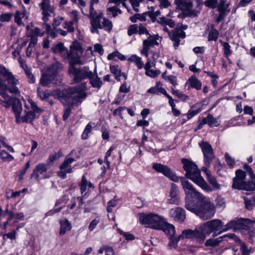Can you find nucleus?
Instances as JSON below:
<instances>
[{"label": "nucleus", "instance_id": "nucleus-59", "mask_svg": "<svg viewBox=\"0 0 255 255\" xmlns=\"http://www.w3.org/2000/svg\"><path fill=\"white\" fill-rule=\"evenodd\" d=\"M218 0H207L205 1V4L209 7L214 8L217 6Z\"/></svg>", "mask_w": 255, "mask_h": 255}, {"label": "nucleus", "instance_id": "nucleus-14", "mask_svg": "<svg viewBox=\"0 0 255 255\" xmlns=\"http://www.w3.org/2000/svg\"><path fill=\"white\" fill-rule=\"evenodd\" d=\"M8 91L16 95L20 94V91L16 86L8 88L4 81L0 78V95L4 100L11 101V97L7 93Z\"/></svg>", "mask_w": 255, "mask_h": 255}, {"label": "nucleus", "instance_id": "nucleus-41", "mask_svg": "<svg viewBox=\"0 0 255 255\" xmlns=\"http://www.w3.org/2000/svg\"><path fill=\"white\" fill-rule=\"evenodd\" d=\"M29 37L37 38L38 36L42 37L44 35V33L41 31L39 28L35 27L30 29Z\"/></svg>", "mask_w": 255, "mask_h": 255}, {"label": "nucleus", "instance_id": "nucleus-6", "mask_svg": "<svg viewBox=\"0 0 255 255\" xmlns=\"http://www.w3.org/2000/svg\"><path fill=\"white\" fill-rule=\"evenodd\" d=\"M85 90V86L84 85L82 84L78 87H71L68 88L66 91L67 95H64L63 97L61 96V93L59 92L60 97L62 98L61 101L63 104L64 103L63 100H66L67 99L68 101H70L71 99L73 101V103H68L69 107L65 110L63 115V120H66L70 116L71 112V108L74 104H77V102H81V101L85 99L86 95L84 92Z\"/></svg>", "mask_w": 255, "mask_h": 255}, {"label": "nucleus", "instance_id": "nucleus-44", "mask_svg": "<svg viewBox=\"0 0 255 255\" xmlns=\"http://www.w3.org/2000/svg\"><path fill=\"white\" fill-rule=\"evenodd\" d=\"M172 93L184 102L186 101L188 98L187 95L182 92H180L178 90L172 89Z\"/></svg>", "mask_w": 255, "mask_h": 255}, {"label": "nucleus", "instance_id": "nucleus-22", "mask_svg": "<svg viewBox=\"0 0 255 255\" xmlns=\"http://www.w3.org/2000/svg\"><path fill=\"white\" fill-rule=\"evenodd\" d=\"M208 167H203L202 170L205 173L208 182L212 186V188L210 187L212 190L209 192L220 189V185L217 182L215 177L211 175L210 171Z\"/></svg>", "mask_w": 255, "mask_h": 255}, {"label": "nucleus", "instance_id": "nucleus-3", "mask_svg": "<svg viewBox=\"0 0 255 255\" xmlns=\"http://www.w3.org/2000/svg\"><path fill=\"white\" fill-rule=\"evenodd\" d=\"M12 104V110L15 114L16 122L17 123H30L41 111L35 102L31 99L28 98L25 102V115L21 116L22 109L20 101L15 100Z\"/></svg>", "mask_w": 255, "mask_h": 255}, {"label": "nucleus", "instance_id": "nucleus-10", "mask_svg": "<svg viewBox=\"0 0 255 255\" xmlns=\"http://www.w3.org/2000/svg\"><path fill=\"white\" fill-rule=\"evenodd\" d=\"M55 62L42 74L40 80V84L43 86H47L51 83H54L57 75L63 68L62 65L54 58Z\"/></svg>", "mask_w": 255, "mask_h": 255}, {"label": "nucleus", "instance_id": "nucleus-38", "mask_svg": "<svg viewBox=\"0 0 255 255\" xmlns=\"http://www.w3.org/2000/svg\"><path fill=\"white\" fill-rule=\"evenodd\" d=\"M229 5V3H225L224 0H221L220 4L218 7L219 12L225 14H227L230 11V10L228 9Z\"/></svg>", "mask_w": 255, "mask_h": 255}, {"label": "nucleus", "instance_id": "nucleus-15", "mask_svg": "<svg viewBox=\"0 0 255 255\" xmlns=\"http://www.w3.org/2000/svg\"><path fill=\"white\" fill-rule=\"evenodd\" d=\"M39 6L42 10V19L44 22H46L49 20L51 13L54 12L55 8L50 5L49 0H42L39 3Z\"/></svg>", "mask_w": 255, "mask_h": 255}, {"label": "nucleus", "instance_id": "nucleus-62", "mask_svg": "<svg viewBox=\"0 0 255 255\" xmlns=\"http://www.w3.org/2000/svg\"><path fill=\"white\" fill-rule=\"evenodd\" d=\"M240 250L241 251L242 255H249L250 253V250H249L244 243H241Z\"/></svg>", "mask_w": 255, "mask_h": 255}, {"label": "nucleus", "instance_id": "nucleus-9", "mask_svg": "<svg viewBox=\"0 0 255 255\" xmlns=\"http://www.w3.org/2000/svg\"><path fill=\"white\" fill-rule=\"evenodd\" d=\"M244 169L250 176L251 180L246 183L244 180L235 177L233 179V188L247 191L255 190V175L253 170L248 165H245Z\"/></svg>", "mask_w": 255, "mask_h": 255}, {"label": "nucleus", "instance_id": "nucleus-39", "mask_svg": "<svg viewBox=\"0 0 255 255\" xmlns=\"http://www.w3.org/2000/svg\"><path fill=\"white\" fill-rule=\"evenodd\" d=\"M223 47V50L225 56L228 57L232 53V50H231V46L228 42H223L222 40L219 41Z\"/></svg>", "mask_w": 255, "mask_h": 255}, {"label": "nucleus", "instance_id": "nucleus-17", "mask_svg": "<svg viewBox=\"0 0 255 255\" xmlns=\"http://www.w3.org/2000/svg\"><path fill=\"white\" fill-rule=\"evenodd\" d=\"M75 160L73 158L66 157L60 166V170L58 172V176L62 179H65L66 177V174L72 172V168L71 164Z\"/></svg>", "mask_w": 255, "mask_h": 255}, {"label": "nucleus", "instance_id": "nucleus-32", "mask_svg": "<svg viewBox=\"0 0 255 255\" xmlns=\"http://www.w3.org/2000/svg\"><path fill=\"white\" fill-rule=\"evenodd\" d=\"M203 124H208L210 127H217L219 125V123L213 116L210 114L208 115L206 118L202 120Z\"/></svg>", "mask_w": 255, "mask_h": 255}, {"label": "nucleus", "instance_id": "nucleus-26", "mask_svg": "<svg viewBox=\"0 0 255 255\" xmlns=\"http://www.w3.org/2000/svg\"><path fill=\"white\" fill-rule=\"evenodd\" d=\"M51 50L55 54H59L65 59L67 49L64 47L62 43L59 42L55 44L51 48Z\"/></svg>", "mask_w": 255, "mask_h": 255}, {"label": "nucleus", "instance_id": "nucleus-19", "mask_svg": "<svg viewBox=\"0 0 255 255\" xmlns=\"http://www.w3.org/2000/svg\"><path fill=\"white\" fill-rule=\"evenodd\" d=\"M180 197L177 186L175 184L172 183L167 203L170 204L178 205Z\"/></svg>", "mask_w": 255, "mask_h": 255}, {"label": "nucleus", "instance_id": "nucleus-2", "mask_svg": "<svg viewBox=\"0 0 255 255\" xmlns=\"http://www.w3.org/2000/svg\"><path fill=\"white\" fill-rule=\"evenodd\" d=\"M152 168L158 172L162 173L171 181L178 182L179 179L183 189L185 193L186 204L189 201H192L191 199L195 198L197 200L201 198L203 195L197 191L192 184L185 177L179 178L175 173L167 166L158 163H153Z\"/></svg>", "mask_w": 255, "mask_h": 255}, {"label": "nucleus", "instance_id": "nucleus-53", "mask_svg": "<svg viewBox=\"0 0 255 255\" xmlns=\"http://www.w3.org/2000/svg\"><path fill=\"white\" fill-rule=\"evenodd\" d=\"M24 214L22 212H19L17 214L10 213V216L8 218V220H11L13 218H16L18 220L22 221L24 219Z\"/></svg>", "mask_w": 255, "mask_h": 255}, {"label": "nucleus", "instance_id": "nucleus-31", "mask_svg": "<svg viewBox=\"0 0 255 255\" xmlns=\"http://www.w3.org/2000/svg\"><path fill=\"white\" fill-rule=\"evenodd\" d=\"M80 190L82 194H86L88 187L89 188H93L94 186L91 182H88L85 175L82 177L81 182L80 183Z\"/></svg>", "mask_w": 255, "mask_h": 255}, {"label": "nucleus", "instance_id": "nucleus-28", "mask_svg": "<svg viewBox=\"0 0 255 255\" xmlns=\"http://www.w3.org/2000/svg\"><path fill=\"white\" fill-rule=\"evenodd\" d=\"M60 228L59 235H64L67 231H70L72 228L71 223L67 219H64L60 221Z\"/></svg>", "mask_w": 255, "mask_h": 255}, {"label": "nucleus", "instance_id": "nucleus-21", "mask_svg": "<svg viewBox=\"0 0 255 255\" xmlns=\"http://www.w3.org/2000/svg\"><path fill=\"white\" fill-rule=\"evenodd\" d=\"M48 167L45 163L38 164L33 169L31 178H34L37 181L40 180V176L43 175L47 170Z\"/></svg>", "mask_w": 255, "mask_h": 255}, {"label": "nucleus", "instance_id": "nucleus-48", "mask_svg": "<svg viewBox=\"0 0 255 255\" xmlns=\"http://www.w3.org/2000/svg\"><path fill=\"white\" fill-rule=\"evenodd\" d=\"M114 148L113 146H111L109 150L106 153L105 156L104 162L106 163L107 165V168L110 169L111 168L110 162L108 160V157L111 155L112 151L114 150Z\"/></svg>", "mask_w": 255, "mask_h": 255}, {"label": "nucleus", "instance_id": "nucleus-34", "mask_svg": "<svg viewBox=\"0 0 255 255\" xmlns=\"http://www.w3.org/2000/svg\"><path fill=\"white\" fill-rule=\"evenodd\" d=\"M161 229L163 230L165 233L169 235L170 236H172L175 235V230L174 226L166 222Z\"/></svg>", "mask_w": 255, "mask_h": 255}, {"label": "nucleus", "instance_id": "nucleus-61", "mask_svg": "<svg viewBox=\"0 0 255 255\" xmlns=\"http://www.w3.org/2000/svg\"><path fill=\"white\" fill-rule=\"evenodd\" d=\"M148 16L152 19L153 22L156 21V17L160 15V11L159 10H156L155 12L153 11H148Z\"/></svg>", "mask_w": 255, "mask_h": 255}, {"label": "nucleus", "instance_id": "nucleus-60", "mask_svg": "<svg viewBox=\"0 0 255 255\" xmlns=\"http://www.w3.org/2000/svg\"><path fill=\"white\" fill-rule=\"evenodd\" d=\"M118 232L120 234L123 235L127 240L132 241L135 239L133 235L131 234L125 233L120 229L118 230Z\"/></svg>", "mask_w": 255, "mask_h": 255}, {"label": "nucleus", "instance_id": "nucleus-4", "mask_svg": "<svg viewBox=\"0 0 255 255\" xmlns=\"http://www.w3.org/2000/svg\"><path fill=\"white\" fill-rule=\"evenodd\" d=\"M196 205L193 201H189L185 204L187 210L195 213L204 220H208L214 217L216 210L215 206L210 199L204 195L198 200Z\"/></svg>", "mask_w": 255, "mask_h": 255}, {"label": "nucleus", "instance_id": "nucleus-16", "mask_svg": "<svg viewBox=\"0 0 255 255\" xmlns=\"http://www.w3.org/2000/svg\"><path fill=\"white\" fill-rule=\"evenodd\" d=\"M156 63L148 59L144 66L145 74L150 78H154L160 74L161 71L159 69H154Z\"/></svg>", "mask_w": 255, "mask_h": 255}, {"label": "nucleus", "instance_id": "nucleus-52", "mask_svg": "<svg viewBox=\"0 0 255 255\" xmlns=\"http://www.w3.org/2000/svg\"><path fill=\"white\" fill-rule=\"evenodd\" d=\"M246 231L247 232V238L249 239V242L253 244V239L255 238V229H249V230Z\"/></svg>", "mask_w": 255, "mask_h": 255}, {"label": "nucleus", "instance_id": "nucleus-33", "mask_svg": "<svg viewBox=\"0 0 255 255\" xmlns=\"http://www.w3.org/2000/svg\"><path fill=\"white\" fill-rule=\"evenodd\" d=\"M156 21L162 26L168 25L171 28H173L175 26V22L172 19L166 18L165 17L159 18Z\"/></svg>", "mask_w": 255, "mask_h": 255}, {"label": "nucleus", "instance_id": "nucleus-36", "mask_svg": "<svg viewBox=\"0 0 255 255\" xmlns=\"http://www.w3.org/2000/svg\"><path fill=\"white\" fill-rule=\"evenodd\" d=\"M224 238V236L221 237L219 238L214 239H209L206 240L205 246L206 247H214L218 246L219 243L221 242L222 239Z\"/></svg>", "mask_w": 255, "mask_h": 255}, {"label": "nucleus", "instance_id": "nucleus-20", "mask_svg": "<svg viewBox=\"0 0 255 255\" xmlns=\"http://www.w3.org/2000/svg\"><path fill=\"white\" fill-rule=\"evenodd\" d=\"M185 33L181 29H175L172 30L171 33H169V36L171 40L174 42L173 46L175 49H177L180 44V38H184L185 37Z\"/></svg>", "mask_w": 255, "mask_h": 255}, {"label": "nucleus", "instance_id": "nucleus-7", "mask_svg": "<svg viewBox=\"0 0 255 255\" xmlns=\"http://www.w3.org/2000/svg\"><path fill=\"white\" fill-rule=\"evenodd\" d=\"M89 16L91 17L90 31L92 33L98 34L99 33L98 28L104 29L109 32L112 30L113 24L111 21L104 17L102 13L97 15V12L94 9L93 5L91 4L89 9Z\"/></svg>", "mask_w": 255, "mask_h": 255}, {"label": "nucleus", "instance_id": "nucleus-54", "mask_svg": "<svg viewBox=\"0 0 255 255\" xmlns=\"http://www.w3.org/2000/svg\"><path fill=\"white\" fill-rule=\"evenodd\" d=\"M169 243L168 244V246L170 247L175 248L176 245L177 244L178 241L181 239H179V236L177 238H175L172 236L169 237Z\"/></svg>", "mask_w": 255, "mask_h": 255}, {"label": "nucleus", "instance_id": "nucleus-27", "mask_svg": "<svg viewBox=\"0 0 255 255\" xmlns=\"http://www.w3.org/2000/svg\"><path fill=\"white\" fill-rule=\"evenodd\" d=\"M87 78H89L90 83L94 88H97L98 89H100L101 88L103 84L102 81L97 75H94L92 73L89 76L84 78H82L80 81L82 79H85Z\"/></svg>", "mask_w": 255, "mask_h": 255}, {"label": "nucleus", "instance_id": "nucleus-35", "mask_svg": "<svg viewBox=\"0 0 255 255\" xmlns=\"http://www.w3.org/2000/svg\"><path fill=\"white\" fill-rule=\"evenodd\" d=\"M194 230L190 229L184 230L179 236V239H192L194 240Z\"/></svg>", "mask_w": 255, "mask_h": 255}, {"label": "nucleus", "instance_id": "nucleus-42", "mask_svg": "<svg viewBox=\"0 0 255 255\" xmlns=\"http://www.w3.org/2000/svg\"><path fill=\"white\" fill-rule=\"evenodd\" d=\"M107 10L114 17L122 13L121 10L117 6L109 7Z\"/></svg>", "mask_w": 255, "mask_h": 255}, {"label": "nucleus", "instance_id": "nucleus-45", "mask_svg": "<svg viewBox=\"0 0 255 255\" xmlns=\"http://www.w3.org/2000/svg\"><path fill=\"white\" fill-rule=\"evenodd\" d=\"M37 93L39 97L42 100H46L51 95V94L46 92L42 91L40 88H37Z\"/></svg>", "mask_w": 255, "mask_h": 255}, {"label": "nucleus", "instance_id": "nucleus-5", "mask_svg": "<svg viewBox=\"0 0 255 255\" xmlns=\"http://www.w3.org/2000/svg\"><path fill=\"white\" fill-rule=\"evenodd\" d=\"M182 163L183 168L186 172L185 176L192 180L194 183L206 191H211L210 187L207 184L197 165L193 162L187 159H182Z\"/></svg>", "mask_w": 255, "mask_h": 255}, {"label": "nucleus", "instance_id": "nucleus-47", "mask_svg": "<svg viewBox=\"0 0 255 255\" xmlns=\"http://www.w3.org/2000/svg\"><path fill=\"white\" fill-rule=\"evenodd\" d=\"M13 16L11 12L2 13L0 15V21L1 22H8L10 20Z\"/></svg>", "mask_w": 255, "mask_h": 255}, {"label": "nucleus", "instance_id": "nucleus-18", "mask_svg": "<svg viewBox=\"0 0 255 255\" xmlns=\"http://www.w3.org/2000/svg\"><path fill=\"white\" fill-rule=\"evenodd\" d=\"M168 215L175 221L180 223L183 222L186 218L185 210L180 207H175L169 210Z\"/></svg>", "mask_w": 255, "mask_h": 255}, {"label": "nucleus", "instance_id": "nucleus-58", "mask_svg": "<svg viewBox=\"0 0 255 255\" xmlns=\"http://www.w3.org/2000/svg\"><path fill=\"white\" fill-rule=\"evenodd\" d=\"M161 89H165L164 88H158L155 87H152L147 90V92L150 94L158 95L159 93L162 94Z\"/></svg>", "mask_w": 255, "mask_h": 255}, {"label": "nucleus", "instance_id": "nucleus-11", "mask_svg": "<svg viewBox=\"0 0 255 255\" xmlns=\"http://www.w3.org/2000/svg\"><path fill=\"white\" fill-rule=\"evenodd\" d=\"M202 226L203 231L207 235H209L213 232L214 236H215L216 235L215 233L222 229L223 223L220 220L214 219L204 223Z\"/></svg>", "mask_w": 255, "mask_h": 255}, {"label": "nucleus", "instance_id": "nucleus-64", "mask_svg": "<svg viewBox=\"0 0 255 255\" xmlns=\"http://www.w3.org/2000/svg\"><path fill=\"white\" fill-rule=\"evenodd\" d=\"M174 86L178 85L177 77L173 75H169L167 81Z\"/></svg>", "mask_w": 255, "mask_h": 255}, {"label": "nucleus", "instance_id": "nucleus-50", "mask_svg": "<svg viewBox=\"0 0 255 255\" xmlns=\"http://www.w3.org/2000/svg\"><path fill=\"white\" fill-rule=\"evenodd\" d=\"M219 36V32L215 29H212L209 34L208 39L209 40H216Z\"/></svg>", "mask_w": 255, "mask_h": 255}, {"label": "nucleus", "instance_id": "nucleus-43", "mask_svg": "<svg viewBox=\"0 0 255 255\" xmlns=\"http://www.w3.org/2000/svg\"><path fill=\"white\" fill-rule=\"evenodd\" d=\"M110 71L112 73L114 74L116 76V78L118 80H120L118 79V77H120L122 75V73L121 72L120 69H119L118 66L117 65H113L111 66L110 67Z\"/></svg>", "mask_w": 255, "mask_h": 255}, {"label": "nucleus", "instance_id": "nucleus-46", "mask_svg": "<svg viewBox=\"0 0 255 255\" xmlns=\"http://www.w3.org/2000/svg\"><path fill=\"white\" fill-rule=\"evenodd\" d=\"M75 23L71 21H66L64 22L63 28L67 30L69 32H73L75 30L73 24Z\"/></svg>", "mask_w": 255, "mask_h": 255}, {"label": "nucleus", "instance_id": "nucleus-25", "mask_svg": "<svg viewBox=\"0 0 255 255\" xmlns=\"http://www.w3.org/2000/svg\"><path fill=\"white\" fill-rule=\"evenodd\" d=\"M207 236H208L207 234L202 229V225L199 229L194 230V240L199 243H203Z\"/></svg>", "mask_w": 255, "mask_h": 255}, {"label": "nucleus", "instance_id": "nucleus-51", "mask_svg": "<svg viewBox=\"0 0 255 255\" xmlns=\"http://www.w3.org/2000/svg\"><path fill=\"white\" fill-rule=\"evenodd\" d=\"M127 0H109V3H114L116 4L115 6H118L121 3L122 4L123 6L126 7L128 11H129L128 8L127 6V4L126 3Z\"/></svg>", "mask_w": 255, "mask_h": 255}, {"label": "nucleus", "instance_id": "nucleus-30", "mask_svg": "<svg viewBox=\"0 0 255 255\" xmlns=\"http://www.w3.org/2000/svg\"><path fill=\"white\" fill-rule=\"evenodd\" d=\"M128 61L134 63L139 69H142L144 66L141 58L135 54L130 55L128 58Z\"/></svg>", "mask_w": 255, "mask_h": 255}, {"label": "nucleus", "instance_id": "nucleus-29", "mask_svg": "<svg viewBox=\"0 0 255 255\" xmlns=\"http://www.w3.org/2000/svg\"><path fill=\"white\" fill-rule=\"evenodd\" d=\"M175 1L182 10H190L193 6L192 0H175Z\"/></svg>", "mask_w": 255, "mask_h": 255}, {"label": "nucleus", "instance_id": "nucleus-8", "mask_svg": "<svg viewBox=\"0 0 255 255\" xmlns=\"http://www.w3.org/2000/svg\"><path fill=\"white\" fill-rule=\"evenodd\" d=\"M139 221L141 224L146 225L147 227L156 230H160L165 223L164 217L153 213L146 214L141 213L138 214Z\"/></svg>", "mask_w": 255, "mask_h": 255}, {"label": "nucleus", "instance_id": "nucleus-49", "mask_svg": "<svg viewBox=\"0 0 255 255\" xmlns=\"http://www.w3.org/2000/svg\"><path fill=\"white\" fill-rule=\"evenodd\" d=\"M138 26L137 24H132L128 27V34L129 36L137 33L138 32Z\"/></svg>", "mask_w": 255, "mask_h": 255}, {"label": "nucleus", "instance_id": "nucleus-13", "mask_svg": "<svg viewBox=\"0 0 255 255\" xmlns=\"http://www.w3.org/2000/svg\"><path fill=\"white\" fill-rule=\"evenodd\" d=\"M159 36L157 34L150 35L148 37L143 41L142 49L140 51L141 54L144 55L146 58L148 57V50L151 47H153L155 45H158V42L157 40Z\"/></svg>", "mask_w": 255, "mask_h": 255}, {"label": "nucleus", "instance_id": "nucleus-55", "mask_svg": "<svg viewBox=\"0 0 255 255\" xmlns=\"http://www.w3.org/2000/svg\"><path fill=\"white\" fill-rule=\"evenodd\" d=\"M99 222H100V218L99 217H97L94 220H92L90 222V225L89 226V227H88L89 230L90 231H93L95 229V228L96 227V226H97V225L99 224Z\"/></svg>", "mask_w": 255, "mask_h": 255}, {"label": "nucleus", "instance_id": "nucleus-23", "mask_svg": "<svg viewBox=\"0 0 255 255\" xmlns=\"http://www.w3.org/2000/svg\"><path fill=\"white\" fill-rule=\"evenodd\" d=\"M28 18V13L25 9L21 11L17 10L15 12L14 16V21L18 25L23 24V21L27 20Z\"/></svg>", "mask_w": 255, "mask_h": 255}, {"label": "nucleus", "instance_id": "nucleus-57", "mask_svg": "<svg viewBox=\"0 0 255 255\" xmlns=\"http://www.w3.org/2000/svg\"><path fill=\"white\" fill-rule=\"evenodd\" d=\"M225 157L226 162L228 165L231 167H233L235 164V160L232 158L228 153H225Z\"/></svg>", "mask_w": 255, "mask_h": 255}, {"label": "nucleus", "instance_id": "nucleus-12", "mask_svg": "<svg viewBox=\"0 0 255 255\" xmlns=\"http://www.w3.org/2000/svg\"><path fill=\"white\" fill-rule=\"evenodd\" d=\"M204 155V162L206 167H209L211 162L214 158L213 149L207 142L202 141L199 143Z\"/></svg>", "mask_w": 255, "mask_h": 255}, {"label": "nucleus", "instance_id": "nucleus-63", "mask_svg": "<svg viewBox=\"0 0 255 255\" xmlns=\"http://www.w3.org/2000/svg\"><path fill=\"white\" fill-rule=\"evenodd\" d=\"M117 201L115 199L112 200L108 202V206L107 208V211L108 212L110 213L112 211V207H114L117 205Z\"/></svg>", "mask_w": 255, "mask_h": 255}, {"label": "nucleus", "instance_id": "nucleus-37", "mask_svg": "<svg viewBox=\"0 0 255 255\" xmlns=\"http://www.w3.org/2000/svg\"><path fill=\"white\" fill-rule=\"evenodd\" d=\"M93 125V124L91 123H89L87 125L82 134V139L85 140L88 138L89 134L91 132Z\"/></svg>", "mask_w": 255, "mask_h": 255}, {"label": "nucleus", "instance_id": "nucleus-40", "mask_svg": "<svg viewBox=\"0 0 255 255\" xmlns=\"http://www.w3.org/2000/svg\"><path fill=\"white\" fill-rule=\"evenodd\" d=\"M62 156V153L61 151L50 155L47 160L48 164L51 165L54 161L56 160Z\"/></svg>", "mask_w": 255, "mask_h": 255}, {"label": "nucleus", "instance_id": "nucleus-24", "mask_svg": "<svg viewBox=\"0 0 255 255\" xmlns=\"http://www.w3.org/2000/svg\"><path fill=\"white\" fill-rule=\"evenodd\" d=\"M185 86H189L188 89L192 88H195L197 90H200L201 89L202 83L195 75H192L189 78Z\"/></svg>", "mask_w": 255, "mask_h": 255}, {"label": "nucleus", "instance_id": "nucleus-56", "mask_svg": "<svg viewBox=\"0 0 255 255\" xmlns=\"http://www.w3.org/2000/svg\"><path fill=\"white\" fill-rule=\"evenodd\" d=\"M235 225H236V222L235 221H231V222H229L225 225V226L224 228H222V231L221 232H220L219 233V234H220L222 232H226L228 230H229L233 228H234L235 226Z\"/></svg>", "mask_w": 255, "mask_h": 255}, {"label": "nucleus", "instance_id": "nucleus-1", "mask_svg": "<svg viewBox=\"0 0 255 255\" xmlns=\"http://www.w3.org/2000/svg\"><path fill=\"white\" fill-rule=\"evenodd\" d=\"M83 52L80 44L75 41L70 46V52L67 51L65 59L69 61L70 65L69 73L70 77L73 79L74 82H79L82 79L89 76L92 71L89 70L88 67H84L83 68H78L74 65L80 64L79 57Z\"/></svg>", "mask_w": 255, "mask_h": 255}]
</instances>
